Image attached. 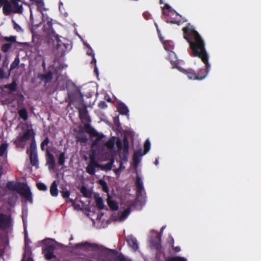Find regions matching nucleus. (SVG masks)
Returning a JSON list of instances; mask_svg holds the SVG:
<instances>
[{
  "label": "nucleus",
  "mask_w": 261,
  "mask_h": 261,
  "mask_svg": "<svg viewBox=\"0 0 261 261\" xmlns=\"http://www.w3.org/2000/svg\"><path fill=\"white\" fill-rule=\"evenodd\" d=\"M184 38L189 44L192 56L201 59L205 64V69H200V72H196L192 69H185L182 66L185 62L180 60L176 62L172 68H176L181 72L186 74L190 80H202L205 77L211 68L208 63V55L205 47V43L197 31L191 27L187 26L182 28Z\"/></svg>",
  "instance_id": "1"
},
{
  "label": "nucleus",
  "mask_w": 261,
  "mask_h": 261,
  "mask_svg": "<svg viewBox=\"0 0 261 261\" xmlns=\"http://www.w3.org/2000/svg\"><path fill=\"white\" fill-rule=\"evenodd\" d=\"M87 132L90 135L92 139V152L90 155V163L87 167V172L90 174L93 175L95 173V169L98 167V164L97 160L102 161L106 160V158L100 159L96 157V152H99L100 153H104L105 149L108 150V158L112 157L113 155V148L115 143V138H112L107 141L105 136L99 133L93 127H89L87 129Z\"/></svg>",
  "instance_id": "2"
},
{
  "label": "nucleus",
  "mask_w": 261,
  "mask_h": 261,
  "mask_svg": "<svg viewBox=\"0 0 261 261\" xmlns=\"http://www.w3.org/2000/svg\"><path fill=\"white\" fill-rule=\"evenodd\" d=\"M76 246L77 248L93 251L94 257L102 261H131L114 250H109L95 244L85 242L78 244Z\"/></svg>",
  "instance_id": "3"
},
{
  "label": "nucleus",
  "mask_w": 261,
  "mask_h": 261,
  "mask_svg": "<svg viewBox=\"0 0 261 261\" xmlns=\"http://www.w3.org/2000/svg\"><path fill=\"white\" fill-rule=\"evenodd\" d=\"M3 7V12L6 16L12 15L15 13L21 14L23 12L22 5L20 0H0V8Z\"/></svg>",
  "instance_id": "4"
},
{
  "label": "nucleus",
  "mask_w": 261,
  "mask_h": 261,
  "mask_svg": "<svg viewBox=\"0 0 261 261\" xmlns=\"http://www.w3.org/2000/svg\"><path fill=\"white\" fill-rule=\"evenodd\" d=\"M178 17H181V15L173 9L168 4H164V21L168 23L176 24L179 25L183 23L184 20H178Z\"/></svg>",
  "instance_id": "5"
},
{
  "label": "nucleus",
  "mask_w": 261,
  "mask_h": 261,
  "mask_svg": "<svg viewBox=\"0 0 261 261\" xmlns=\"http://www.w3.org/2000/svg\"><path fill=\"white\" fill-rule=\"evenodd\" d=\"M174 48V43L172 41H164V49L167 52L166 58L170 62L172 66L180 61L177 59L176 55L173 51Z\"/></svg>",
  "instance_id": "6"
},
{
  "label": "nucleus",
  "mask_w": 261,
  "mask_h": 261,
  "mask_svg": "<svg viewBox=\"0 0 261 261\" xmlns=\"http://www.w3.org/2000/svg\"><path fill=\"white\" fill-rule=\"evenodd\" d=\"M34 138V132L32 129H29L22 136L18 137L15 140V143L17 146H24L21 143L25 142L29 140Z\"/></svg>",
  "instance_id": "7"
},
{
  "label": "nucleus",
  "mask_w": 261,
  "mask_h": 261,
  "mask_svg": "<svg viewBox=\"0 0 261 261\" xmlns=\"http://www.w3.org/2000/svg\"><path fill=\"white\" fill-rule=\"evenodd\" d=\"M12 225L10 216L0 214V227L4 230L10 229Z\"/></svg>",
  "instance_id": "8"
},
{
  "label": "nucleus",
  "mask_w": 261,
  "mask_h": 261,
  "mask_svg": "<svg viewBox=\"0 0 261 261\" xmlns=\"http://www.w3.org/2000/svg\"><path fill=\"white\" fill-rule=\"evenodd\" d=\"M19 192L27 201H30L31 203L33 202L32 193L28 185L25 184L21 185L19 187Z\"/></svg>",
  "instance_id": "9"
},
{
  "label": "nucleus",
  "mask_w": 261,
  "mask_h": 261,
  "mask_svg": "<svg viewBox=\"0 0 261 261\" xmlns=\"http://www.w3.org/2000/svg\"><path fill=\"white\" fill-rule=\"evenodd\" d=\"M61 37H59L58 35H56V36L57 42L56 49L59 53L63 54L67 51L68 44L65 42V39L62 38L61 39Z\"/></svg>",
  "instance_id": "10"
},
{
  "label": "nucleus",
  "mask_w": 261,
  "mask_h": 261,
  "mask_svg": "<svg viewBox=\"0 0 261 261\" xmlns=\"http://www.w3.org/2000/svg\"><path fill=\"white\" fill-rule=\"evenodd\" d=\"M137 194L139 200L144 199L145 198V191L143 187V181L141 178L137 176L136 179Z\"/></svg>",
  "instance_id": "11"
},
{
  "label": "nucleus",
  "mask_w": 261,
  "mask_h": 261,
  "mask_svg": "<svg viewBox=\"0 0 261 261\" xmlns=\"http://www.w3.org/2000/svg\"><path fill=\"white\" fill-rule=\"evenodd\" d=\"M37 246H42V251H54L55 249L52 241L48 239L38 242Z\"/></svg>",
  "instance_id": "12"
},
{
  "label": "nucleus",
  "mask_w": 261,
  "mask_h": 261,
  "mask_svg": "<svg viewBox=\"0 0 261 261\" xmlns=\"http://www.w3.org/2000/svg\"><path fill=\"white\" fill-rule=\"evenodd\" d=\"M83 95L80 91L76 89H74L72 92L68 93V97L70 99L69 103H72L76 100L82 101Z\"/></svg>",
  "instance_id": "13"
},
{
  "label": "nucleus",
  "mask_w": 261,
  "mask_h": 261,
  "mask_svg": "<svg viewBox=\"0 0 261 261\" xmlns=\"http://www.w3.org/2000/svg\"><path fill=\"white\" fill-rule=\"evenodd\" d=\"M8 147L9 143L6 141H3L0 144V160L6 161L7 158Z\"/></svg>",
  "instance_id": "14"
},
{
  "label": "nucleus",
  "mask_w": 261,
  "mask_h": 261,
  "mask_svg": "<svg viewBox=\"0 0 261 261\" xmlns=\"http://www.w3.org/2000/svg\"><path fill=\"white\" fill-rule=\"evenodd\" d=\"M127 244L134 251H136L139 248L138 241L133 235H129L126 237Z\"/></svg>",
  "instance_id": "15"
},
{
  "label": "nucleus",
  "mask_w": 261,
  "mask_h": 261,
  "mask_svg": "<svg viewBox=\"0 0 261 261\" xmlns=\"http://www.w3.org/2000/svg\"><path fill=\"white\" fill-rule=\"evenodd\" d=\"M42 22L44 24V30L49 32L52 30V19L47 15L42 14Z\"/></svg>",
  "instance_id": "16"
},
{
  "label": "nucleus",
  "mask_w": 261,
  "mask_h": 261,
  "mask_svg": "<svg viewBox=\"0 0 261 261\" xmlns=\"http://www.w3.org/2000/svg\"><path fill=\"white\" fill-rule=\"evenodd\" d=\"M83 43L87 47V50L86 51L87 54L89 56H91L93 57V60L91 63L95 64L94 71L97 74H98V69L96 65V60L94 56L95 54L94 53L93 50L92 49L91 46L85 41H83Z\"/></svg>",
  "instance_id": "17"
},
{
  "label": "nucleus",
  "mask_w": 261,
  "mask_h": 261,
  "mask_svg": "<svg viewBox=\"0 0 261 261\" xmlns=\"http://www.w3.org/2000/svg\"><path fill=\"white\" fill-rule=\"evenodd\" d=\"M142 153V149L135 152L133 156V165L135 168H137L138 164L140 163L141 157L144 155Z\"/></svg>",
  "instance_id": "18"
},
{
  "label": "nucleus",
  "mask_w": 261,
  "mask_h": 261,
  "mask_svg": "<svg viewBox=\"0 0 261 261\" xmlns=\"http://www.w3.org/2000/svg\"><path fill=\"white\" fill-rule=\"evenodd\" d=\"M130 211L129 207L126 208L118 216L115 220L118 221H124L130 214Z\"/></svg>",
  "instance_id": "19"
},
{
  "label": "nucleus",
  "mask_w": 261,
  "mask_h": 261,
  "mask_svg": "<svg viewBox=\"0 0 261 261\" xmlns=\"http://www.w3.org/2000/svg\"><path fill=\"white\" fill-rule=\"evenodd\" d=\"M47 164L49 170H53L55 168V160L53 154L48 153L47 156Z\"/></svg>",
  "instance_id": "20"
},
{
  "label": "nucleus",
  "mask_w": 261,
  "mask_h": 261,
  "mask_svg": "<svg viewBox=\"0 0 261 261\" xmlns=\"http://www.w3.org/2000/svg\"><path fill=\"white\" fill-rule=\"evenodd\" d=\"M25 253L24 254L23 258L22 261H33L32 258L30 256V249L28 247V242L27 238H25Z\"/></svg>",
  "instance_id": "21"
},
{
  "label": "nucleus",
  "mask_w": 261,
  "mask_h": 261,
  "mask_svg": "<svg viewBox=\"0 0 261 261\" xmlns=\"http://www.w3.org/2000/svg\"><path fill=\"white\" fill-rule=\"evenodd\" d=\"M107 203L112 210H116L118 208L117 203L109 195L107 198Z\"/></svg>",
  "instance_id": "22"
},
{
  "label": "nucleus",
  "mask_w": 261,
  "mask_h": 261,
  "mask_svg": "<svg viewBox=\"0 0 261 261\" xmlns=\"http://www.w3.org/2000/svg\"><path fill=\"white\" fill-rule=\"evenodd\" d=\"M30 154V161L33 166L37 167L38 161L37 156V152H31L28 153Z\"/></svg>",
  "instance_id": "23"
},
{
  "label": "nucleus",
  "mask_w": 261,
  "mask_h": 261,
  "mask_svg": "<svg viewBox=\"0 0 261 261\" xmlns=\"http://www.w3.org/2000/svg\"><path fill=\"white\" fill-rule=\"evenodd\" d=\"M50 194L53 196H57V195L58 194V190L57 189V185L56 184V181H54L52 183V184L50 186Z\"/></svg>",
  "instance_id": "24"
},
{
  "label": "nucleus",
  "mask_w": 261,
  "mask_h": 261,
  "mask_svg": "<svg viewBox=\"0 0 261 261\" xmlns=\"http://www.w3.org/2000/svg\"><path fill=\"white\" fill-rule=\"evenodd\" d=\"M118 110L123 115H127L128 113V109L124 103H120L118 106Z\"/></svg>",
  "instance_id": "25"
},
{
  "label": "nucleus",
  "mask_w": 261,
  "mask_h": 261,
  "mask_svg": "<svg viewBox=\"0 0 261 261\" xmlns=\"http://www.w3.org/2000/svg\"><path fill=\"white\" fill-rule=\"evenodd\" d=\"M166 261H187V259L181 256H173L168 258Z\"/></svg>",
  "instance_id": "26"
},
{
  "label": "nucleus",
  "mask_w": 261,
  "mask_h": 261,
  "mask_svg": "<svg viewBox=\"0 0 261 261\" xmlns=\"http://www.w3.org/2000/svg\"><path fill=\"white\" fill-rule=\"evenodd\" d=\"M28 153L31 152H36V145L34 138H32L30 149L27 151Z\"/></svg>",
  "instance_id": "27"
},
{
  "label": "nucleus",
  "mask_w": 261,
  "mask_h": 261,
  "mask_svg": "<svg viewBox=\"0 0 261 261\" xmlns=\"http://www.w3.org/2000/svg\"><path fill=\"white\" fill-rule=\"evenodd\" d=\"M54 251H42L45 257L47 259H50L54 257Z\"/></svg>",
  "instance_id": "28"
},
{
  "label": "nucleus",
  "mask_w": 261,
  "mask_h": 261,
  "mask_svg": "<svg viewBox=\"0 0 261 261\" xmlns=\"http://www.w3.org/2000/svg\"><path fill=\"white\" fill-rule=\"evenodd\" d=\"M19 63V59L18 57L15 59L14 61L12 63L10 66V71H12L16 68Z\"/></svg>",
  "instance_id": "29"
},
{
  "label": "nucleus",
  "mask_w": 261,
  "mask_h": 261,
  "mask_svg": "<svg viewBox=\"0 0 261 261\" xmlns=\"http://www.w3.org/2000/svg\"><path fill=\"white\" fill-rule=\"evenodd\" d=\"M19 115L24 120H26L28 119V114L24 109H21L19 111Z\"/></svg>",
  "instance_id": "30"
},
{
  "label": "nucleus",
  "mask_w": 261,
  "mask_h": 261,
  "mask_svg": "<svg viewBox=\"0 0 261 261\" xmlns=\"http://www.w3.org/2000/svg\"><path fill=\"white\" fill-rule=\"evenodd\" d=\"M144 150L143 152V154H146L150 149V143L148 139L146 140L144 145Z\"/></svg>",
  "instance_id": "31"
},
{
  "label": "nucleus",
  "mask_w": 261,
  "mask_h": 261,
  "mask_svg": "<svg viewBox=\"0 0 261 261\" xmlns=\"http://www.w3.org/2000/svg\"><path fill=\"white\" fill-rule=\"evenodd\" d=\"M49 143V139L48 137H46L41 143V148L42 150H47V146Z\"/></svg>",
  "instance_id": "32"
},
{
  "label": "nucleus",
  "mask_w": 261,
  "mask_h": 261,
  "mask_svg": "<svg viewBox=\"0 0 261 261\" xmlns=\"http://www.w3.org/2000/svg\"><path fill=\"white\" fill-rule=\"evenodd\" d=\"M128 142L126 140H124V148H123L124 158H126V156L128 154Z\"/></svg>",
  "instance_id": "33"
},
{
  "label": "nucleus",
  "mask_w": 261,
  "mask_h": 261,
  "mask_svg": "<svg viewBox=\"0 0 261 261\" xmlns=\"http://www.w3.org/2000/svg\"><path fill=\"white\" fill-rule=\"evenodd\" d=\"M52 73L50 72L42 75V79L45 80L46 83L50 81L52 79Z\"/></svg>",
  "instance_id": "34"
},
{
  "label": "nucleus",
  "mask_w": 261,
  "mask_h": 261,
  "mask_svg": "<svg viewBox=\"0 0 261 261\" xmlns=\"http://www.w3.org/2000/svg\"><path fill=\"white\" fill-rule=\"evenodd\" d=\"M12 21L14 25V29L18 32L22 33L23 30L21 27L13 19L12 20Z\"/></svg>",
  "instance_id": "35"
},
{
  "label": "nucleus",
  "mask_w": 261,
  "mask_h": 261,
  "mask_svg": "<svg viewBox=\"0 0 261 261\" xmlns=\"http://www.w3.org/2000/svg\"><path fill=\"white\" fill-rule=\"evenodd\" d=\"M65 152H62L59 156L58 163L60 165H62L65 162Z\"/></svg>",
  "instance_id": "36"
},
{
  "label": "nucleus",
  "mask_w": 261,
  "mask_h": 261,
  "mask_svg": "<svg viewBox=\"0 0 261 261\" xmlns=\"http://www.w3.org/2000/svg\"><path fill=\"white\" fill-rule=\"evenodd\" d=\"M7 187L9 189L14 190L16 189L17 185L13 182H9L7 184Z\"/></svg>",
  "instance_id": "37"
},
{
  "label": "nucleus",
  "mask_w": 261,
  "mask_h": 261,
  "mask_svg": "<svg viewBox=\"0 0 261 261\" xmlns=\"http://www.w3.org/2000/svg\"><path fill=\"white\" fill-rule=\"evenodd\" d=\"M96 204L100 209H102L103 207V201L101 198H98L96 199Z\"/></svg>",
  "instance_id": "38"
},
{
  "label": "nucleus",
  "mask_w": 261,
  "mask_h": 261,
  "mask_svg": "<svg viewBox=\"0 0 261 261\" xmlns=\"http://www.w3.org/2000/svg\"><path fill=\"white\" fill-rule=\"evenodd\" d=\"M99 182L102 186L103 191L106 192H108V188L107 186L106 182L103 180L101 179L99 180Z\"/></svg>",
  "instance_id": "39"
},
{
  "label": "nucleus",
  "mask_w": 261,
  "mask_h": 261,
  "mask_svg": "<svg viewBox=\"0 0 261 261\" xmlns=\"http://www.w3.org/2000/svg\"><path fill=\"white\" fill-rule=\"evenodd\" d=\"M38 188L41 191H45L47 190V187L43 183H38L37 185Z\"/></svg>",
  "instance_id": "40"
},
{
  "label": "nucleus",
  "mask_w": 261,
  "mask_h": 261,
  "mask_svg": "<svg viewBox=\"0 0 261 261\" xmlns=\"http://www.w3.org/2000/svg\"><path fill=\"white\" fill-rule=\"evenodd\" d=\"M80 116L82 119H87L88 118V115L85 110H84L83 111H81L80 112Z\"/></svg>",
  "instance_id": "41"
},
{
  "label": "nucleus",
  "mask_w": 261,
  "mask_h": 261,
  "mask_svg": "<svg viewBox=\"0 0 261 261\" xmlns=\"http://www.w3.org/2000/svg\"><path fill=\"white\" fill-rule=\"evenodd\" d=\"M17 84L15 82H13L12 84L6 86V87L10 89L11 91H14L16 89Z\"/></svg>",
  "instance_id": "42"
},
{
  "label": "nucleus",
  "mask_w": 261,
  "mask_h": 261,
  "mask_svg": "<svg viewBox=\"0 0 261 261\" xmlns=\"http://www.w3.org/2000/svg\"><path fill=\"white\" fill-rule=\"evenodd\" d=\"M174 241L172 237L169 236L167 240V243L171 245V247H173Z\"/></svg>",
  "instance_id": "43"
},
{
  "label": "nucleus",
  "mask_w": 261,
  "mask_h": 261,
  "mask_svg": "<svg viewBox=\"0 0 261 261\" xmlns=\"http://www.w3.org/2000/svg\"><path fill=\"white\" fill-rule=\"evenodd\" d=\"M72 205L74 207V208L76 210H80L82 209V207L80 204L76 203L75 201H73L72 203Z\"/></svg>",
  "instance_id": "44"
},
{
  "label": "nucleus",
  "mask_w": 261,
  "mask_h": 261,
  "mask_svg": "<svg viewBox=\"0 0 261 261\" xmlns=\"http://www.w3.org/2000/svg\"><path fill=\"white\" fill-rule=\"evenodd\" d=\"M11 47V45L10 44H6L4 45L2 47V50L4 52H7Z\"/></svg>",
  "instance_id": "45"
},
{
  "label": "nucleus",
  "mask_w": 261,
  "mask_h": 261,
  "mask_svg": "<svg viewBox=\"0 0 261 261\" xmlns=\"http://www.w3.org/2000/svg\"><path fill=\"white\" fill-rule=\"evenodd\" d=\"M61 194H62V196H63V197H64V198H67L70 195V193H69V191H68L61 192Z\"/></svg>",
  "instance_id": "46"
},
{
  "label": "nucleus",
  "mask_w": 261,
  "mask_h": 261,
  "mask_svg": "<svg viewBox=\"0 0 261 261\" xmlns=\"http://www.w3.org/2000/svg\"><path fill=\"white\" fill-rule=\"evenodd\" d=\"M22 220H23V225H24V227H25V226H26V219H27V215L26 214H25L24 213V211H23L22 212Z\"/></svg>",
  "instance_id": "47"
},
{
  "label": "nucleus",
  "mask_w": 261,
  "mask_h": 261,
  "mask_svg": "<svg viewBox=\"0 0 261 261\" xmlns=\"http://www.w3.org/2000/svg\"><path fill=\"white\" fill-rule=\"evenodd\" d=\"M78 139L79 140V141H80L82 142H86L88 140L87 137H86L85 136H83L82 137H78Z\"/></svg>",
  "instance_id": "48"
},
{
  "label": "nucleus",
  "mask_w": 261,
  "mask_h": 261,
  "mask_svg": "<svg viewBox=\"0 0 261 261\" xmlns=\"http://www.w3.org/2000/svg\"><path fill=\"white\" fill-rule=\"evenodd\" d=\"M154 261H162V254H156V256H155Z\"/></svg>",
  "instance_id": "49"
},
{
  "label": "nucleus",
  "mask_w": 261,
  "mask_h": 261,
  "mask_svg": "<svg viewBox=\"0 0 261 261\" xmlns=\"http://www.w3.org/2000/svg\"><path fill=\"white\" fill-rule=\"evenodd\" d=\"M155 26H156V29H157V31L158 32V34H159V36L160 37V41L161 42H163V39H162V37L161 36V31L159 30L158 27L156 23H155Z\"/></svg>",
  "instance_id": "50"
},
{
  "label": "nucleus",
  "mask_w": 261,
  "mask_h": 261,
  "mask_svg": "<svg viewBox=\"0 0 261 261\" xmlns=\"http://www.w3.org/2000/svg\"><path fill=\"white\" fill-rule=\"evenodd\" d=\"M17 197L16 196H13L12 197V200L9 201L10 205H13V203L16 200Z\"/></svg>",
  "instance_id": "51"
},
{
  "label": "nucleus",
  "mask_w": 261,
  "mask_h": 261,
  "mask_svg": "<svg viewBox=\"0 0 261 261\" xmlns=\"http://www.w3.org/2000/svg\"><path fill=\"white\" fill-rule=\"evenodd\" d=\"M172 248H173L174 251L176 253L179 252L181 250L180 247L179 246L174 247L173 246V247Z\"/></svg>",
  "instance_id": "52"
},
{
  "label": "nucleus",
  "mask_w": 261,
  "mask_h": 261,
  "mask_svg": "<svg viewBox=\"0 0 261 261\" xmlns=\"http://www.w3.org/2000/svg\"><path fill=\"white\" fill-rule=\"evenodd\" d=\"M119 168L114 169V171L116 173V174H117L119 173L120 169H121V166H122V164L121 163H119Z\"/></svg>",
  "instance_id": "53"
},
{
  "label": "nucleus",
  "mask_w": 261,
  "mask_h": 261,
  "mask_svg": "<svg viewBox=\"0 0 261 261\" xmlns=\"http://www.w3.org/2000/svg\"><path fill=\"white\" fill-rule=\"evenodd\" d=\"M178 20H180V21L184 20V21H183V23L187 21V19H185L184 17H182L181 16V17H178Z\"/></svg>",
  "instance_id": "54"
},
{
  "label": "nucleus",
  "mask_w": 261,
  "mask_h": 261,
  "mask_svg": "<svg viewBox=\"0 0 261 261\" xmlns=\"http://www.w3.org/2000/svg\"><path fill=\"white\" fill-rule=\"evenodd\" d=\"M3 71L2 70H0V78H3Z\"/></svg>",
  "instance_id": "55"
},
{
  "label": "nucleus",
  "mask_w": 261,
  "mask_h": 261,
  "mask_svg": "<svg viewBox=\"0 0 261 261\" xmlns=\"http://www.w3.org/2000/svg\"><path fill=\"white\" fill-rule=\"evenodd\" d=\"M121 141H118L117 142V145L118 146V147L120 148V146H121Z\"/></svg>",
  "instance_id": "56"
},
{
  "label": "nucleus",
  "mask_w": 261,
  "mask_h": 261,
  "mask_svg": "<svg viewBox=\"0 0 261 261\" xmlns=\"http://www.w3.org/2000/svg\"><path fill=\"white\" fill-rule=\"evenodd\" d=\"M3 174V169L2 167H0V176Z\"/></svg>",
  "instance_id": "57"
},
{
  "label": "nucleus",
  "mask_w": 261,
  "mask_h": 261,
  "mask_svg": "<svg viewBox=\"0 0 261 261\" xmlns=\"http://www.w3.org/2000/svg\"><path fill=\"white\" fill-rule=\"evenodd\" d=\"M62 6H63V3H62V2H60V6H59V10H61V8H62Z\"/></svg>",
  "instance_id": "58"
},
{
  "label": "nucleus",
  "mask_w": 261,
  "mask_h": 261,
  "mask_svg": "<svg viewBox=\"0 0 261 261\" xmlns=\"http://www.w3.org/2000/svg\"><path fill=\"white\" fill-rule=\"evenodd\" d=\"M11 41H15V37H11V39H10Z\"/></svg>",
  "instance_id": "59"
},
{
  "label": "nucleus",
  "mask_w": 261,
  "mask_h": 261,
  "mask_svg": "<svg viewBox=\"0 0 261 261\" xmlns=\"http://www.w3.org/2000/svg\"><path fill=\"white\" fill-rule=\"evenodd\" d=\"M154 164L156 166H157L159 164V161H158V160L156 159L155 161V162H154Z\"/></svg>",
  "instance_id": "60"
},
{
  "label": "nucleus",
  "mask_w": 261,
  "mask_h": 261,
  "mask_svg": "<svg viewBox=\"0 0 261 261\" xmlns=\"http://www.w3.org/2000/svg\"><path fill=\"white\" fill-rule=\"evenodd\" d=\"M144 16H145V17H146V18H147V19H148V17H148V15H149V14H148L147 13H145L144 14Z\"/></svg>",
  "instance_id": "61"
},
{
  "label": "nucleus",
  "mask_w": 261,
  "mask_h": 261,
  "mask_svg": "<svg viewBox=\"0 0 261 261\" xmlns=\"http://www.w3.org/2000/svg\"><path fill=\"white\" fill-rule=\"evenodd\" d=\"M161 236H160V237H159V243H160V244L161 243Z\"/></svg>",
  "instance_id": "62"
},
{
  "label": "nucleus",
  "mask_w": 261,
  "mask_h": 261,
  "mask_svg": "<svg viewBox=\"0 0 261 261\" xmlns=\"http://www.w3.org/2000/svg\"><path fill=\"white\" fill-rule=\"evenodd\" d=\"M30 17H31V19H32V17H33V15H32V12H31V16H30Z\"/></svg>",
  "instance_id": "63"
},
{
  "label": "nucleus",
  "mask_w": 261,
  "mask_h": 261,
  "mask_svg": "<svg viewBox=\"0 0 261 261\" xmlns=\"http://www.w3.org/2000/svg\"><path fill=\"white\" fill-rule=\"evenodd\" d=\"M154 246H156V247L157 248H159V245H158V244H156V245H154Z\"/></svg>",
  "instance_id": "64"
}]
</instances>
